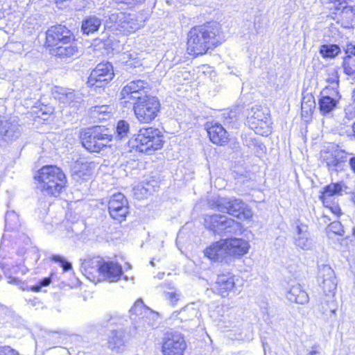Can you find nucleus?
Segmentation results:
<instances>
[{"label":"nucleus","mask_w":355,"mask_h":355,"mask_svg":"<svg viewBox=\"0 0 355 355\" xmlns=\"http://www.w3.org/2000/svg\"><path fill=\"white\" fill-rule=\"evenodd\" d=\"M225 40L219 24L210 22L191 29L188 34L187 51L193 55H203Z\"/></svg>","instance_id":"1"},{"label":"nucleus","mask_w":355,"mask_h":355,"mask_svg":"<svg viewBox=\"0 0 355 355\" xmlns=\"http://www.w3.org/2000/svg\"><path fill=\"white\" fill-rule=\"evenodd\" d=\"M248 243L241 239H227L216 242L205 250V255L210 260L223 262L225 256L236 257L247 253Z\"/></svg>","instance_id":"2"},{"label":"nucleus","mask_w":355,"mask_h":355,"mask_svg":"<svg viewBox=\"0 0 355 355\" xmlns=\"http://www.w3.org/2000/svg\"><path fill=\"white\" fill-rule=\"evenodd\" d=\"M44 195L57 196L65 187L67 179L62 171L54 165H46L35 175Z\"/></svg>","instance_id":"3"},{"label":"nucleus","mask_w":355,"mask_h":355,"mask_svg":"<svg viewBox=\"0 0 355 355\" xmlns=\"http://www.w3.org/2000/svg\"><path fill=\"white\" fill-rule=\"evenodd\" d=\"M128 146L137 151L150 154L163 146L164 140L161 131L155 128H141L138 134L130 139Z\"/></svg>","instance_id":"4"},{"label":"nucleus","mask_w":355,"mask_h":355,"mask_svg":"<svg viewBox=\"0 0 355 355\" xmlns=\"http://www.w3.org/2000/svg\"><path fill=\"white\" fill-rule=\"evenodd\" d=\"M208 204L212 209L227 213L239 219H249L253 215L248 206L242 200L235 197H213L208 200Z\"/></svg>","instance_id":"5"},{"label":"nucleus","mask_w":355,"mask_h":355,"mask_svg":"<svg viewBox=\"0 0 355 355\" xmlns=\"http://www.w3.org/2000/svg\"><path fill=\"white\" fill-rule=\"evenodd\" d=\"M112 139L108 130L101 126L88 128L80 133L83 146L93 153H99L105 147L110 146Z\"/></svg>","instance_id":"6"},{"label":"nucleus","mask_w":355,"mask_h":355,"mask_svg":"<svg viewBox=\"0 0 355 355\" xmlns=\"http://www.w3.org/2000/svg\"><path fill=\"white\" fill-rule=\"evenodd\" d=\"M146 17L144 13L116 12L109 15L107 23L110 27L120 32L128 34L135 32L144 25Z\"/></svg>","instance_id":"7"},{"label":"nucleus","mask_w":355,"mask_h":355,"mask_svg":"<svg viewBox=\"0 0 355 355\" xmlns=\"http://www.w3.org/2000/svg\"><path fill=\"white\" fill-rule=\"evenodd\" d=\"M161 104L159 99L150 95H144L134 103L133 110L136 118L140 123H150L159 112Z\"/></svg>","instance_id":"8"},{"label":"nucleus","mask_w":355,"mask_h":355,"mask_svg":"<svg viewBox=\"0 0 355 355\" xmlns=\"http://www.w3.org/2000/svg\"><path fill=\"white\" fill-rule=\"evenodd\" d=\"M204 225L206 228L218 234H237L241 230L240 223L220 214L206 215L204 218Z\"/></svg>","instance_id":"9"},{"label":"nucleus","mask_w":355,"mask_h":355,"mask_svg":"<svg viewBox=\"0 0 355 355\" xmlns=\"http://www.w3.org/2000/svg\"><path fill=\"white\" fill-rule=\"evenodd\" d=\"M160 349L162 355H185L187 350L185 336L176 331H167L162 338Z\"/></svg>","instance_id":"10"},{"label":"nucleus","mask_w":355,"mask_h":355,"mask_svg":"<svg viewBox=\"0 0 355 355\" xmlns=\"http://www.w3.org/2000/svg\"><path fill=\"white\" fill-rule=\"evenodd\" d=\"M114 76V69L110 62H101L92 71L88 77L89 87H102L110 82Z\"/></svg>","instance_id":"11"},{"label":"nucleus","mask_w":355,"mask_h":355,"mask_svg":"<svg viewBox=\"0 0 355 355\" xmlns=\"http://www.w3.org/2000/svg\"><path fill=\"white\" fill-rule=\"evenodd\" d=\"M322 162L326 164L329 171H340L345 169L348 161L347 153L341 149L324 150L321 153Z\"/></svg>","instance_id":"12"},{"label":"nucleus","mask_w":355,"mask_h":355,"mask_svg":"<svg viewBox=\"0 0 355 355\" xmlns=\"http://www.w3.org/2000/svg\"><path fill=\"white\" fill-rule=\"evenodd\" d=\"M73 40V33L64 25L53 26L46 33V43L49 46L55 47L60 44H67Z\"/></svg>","instance_id":"13"},{"label":"nucleus","mask_w":355,"mask_h":355,"mask_svg":"<svg viewBox=\"0 0 355 355\" xmlns=\"http://www.w3.org/2000/svg\"><path fill=\"white\" fill-rule=\"evenodd\" d=\"M149 85L143 80L137 79L128 83L122 89L121 96L122 98L128 100H134L138 101L144 95H147ZM126 102V100L125 101Z\"/></svg>","instance_id":"14"},{"label":"nucleus","mask_w":355,"mask_h":355,"mask_svg":"<svg viewBox=\"0 0 355 355\" xmlns=\"http://www.w3.org/2000/svg\"><path fill=\"white\" fill-rule=\"evenodd\" d=\"M128 200L123 194H114L108 202V210L110 216L119 222L125 220L129 213Z\"/></svg>","instance_id":"15"},{"label":"nucleus","mask_w":355,"mask_h":355,"mask_svg":"<svg viewBox=\"0 0 355 355\" xmlns=\"http://www.w3.org/2000/svg\"><path fill=\"white\" fill-rule=\"evenodd\" d=\"M53 95L60 103L74 110L79 109L83 105V100L81 94L71 89L55 87L53 89Z\"/></svg>","instance_id":"16"},{"label":"nucleus","mask_w":355,"mask_h":355,"mask_svg":"<svg viewBox=\"0 0 355 355\" xmlns=\"http://www.w3.org/2000/svg\"><path fill=\"white\" fill-rule=\"evenodd\" d=\"M340 98L341 96L338 91L334 90V92H329V87H325L318 100L321 114L326 116L331 113L337 107Z\"/></svg>","instance_id":"17"},{"label":"nucleus","mask_w":355,"mask_h":355,"mask_svg":"<svg viewBox=\"0 0 355 355\" xmlns=\"http://www.w3.org/2000/svg\"><path fill=\"white\" fill-rule=\"evenodd\" d=\"M236 288L235 276L231 272L221 273L218 275L215 282L214 293L222 297H228Z\"/></svg>","instance_id":"18"},{"label":"nucleus","mask_w":355,"mask_h":355,"mask_svg":"<svg viewBox=\"0 0 355 355\" xmlns=\"http://www.w3.org/2000/svg\"><path fill=\"white\" fill-rule=\"evenodd\" d=\"M20 135V126L17 121L6 116H0V142L16 139Z\"/></svg>","instance_id":"19"},{"label":"nucleus","mask_w":355,"mask_h":355,"mask_svg":"<svg viewBox=\"0 0 355 355\" xmlns=\"http://www.w3.org/2000/svg\"><path fill=\"white\" fill-rule=\"evenodd\" d=\"M206 128L212 143L223 146L229 141L228 132L220 123H207Z\"/></svg>","instance_id":"20"},{"label":"nucleus","mask_w":355,"mask_h":355,"mask_svg":"<svg viewBox=\"0 0 355 355\" xmlns=\"http://www.w3.org/2000/svg\"><path fill=\"white\" fill-rule=\"evenodd\" d=\"M297 235L295 238V244L302 250H310L312 247V240L308 232L307 225L296 222Z\"/></svg>","instance_id":"21"},{"label":"nucleus","mask_w":355,"mask_h":355,"mask_svg":"<svg viewBox=\"0 0 355 355\" xmlns=\"http://www.w3.org/2000/svg\"><path fill=\"white\" fill-rule=\"evenodd\" d=\"M343 184L342 182L331 183L324 187L320 196L323 205H330L334 201L336 196L342 195Z\"/></svg>","instance_id":"22"},{"label":"nucleus","mask_w":355,"mask_h":355,"mask_svg":"<svg viewBox=\"0 0 355 355\" xmlns=\"http://www.w3.org/2000/svg\"><path fill=\"white\" fill-rule=\"evenodd\" d=\"M337 10L338 11L336 13L338 22L344 28H351L355 21V8L352 6L343 4L340 6V9Z\"/></svg>","instance_id":"23"},{"label":"nucleus","mask_w":355,"mask_h":355,"mask_svg":"<svg viewBox=\"0 0 355 355\" xmlns=\"http://www.w3.org/2000/svg\"><path fill=\"white\" fill-rule=\"evenodd\" d=\"M80 261L82 266H122L116 261H105L103 257L95 254H87Z\"/></svg>","instance_id":"24"},{"label":"nucleus","mask_w":355,"mask_h":355,"mask_svg":"<svg viewBox=\"0 0 355 355\" xmlns=\"http://www.w3.org/2000/svg\"><path fill=\"white\" fill-rule=\"evenodd\" d=\"M345 54L343 63L344 72L347 75H352L355 73V44H347Z\"/></svg>","instance_id":"25"},{"label":"nucleus","mask_w":355,"mask_h":355,"mask_svg":"<svg viewBox=\"0 0 355 355\" xmlns=\"http://www.w3.org/2000/svg\"><path fill=\"white\" fill-rule=\"evenodd\" d=\"M102 25V19L96 15H89L82 21L81 31L83 34L89 35L97 32Z\"/></svg>","instance_id":"26"},{"label":"nucleus","mask_w":355,"mask_h":355,"mask_svg":"<svg viewBox=\"0 0 355 355\" xmlns=\"http://www.w3.org/2000/svg\"><path fill=\"white\" fill-rule=\"evenodd\" d=\"M107 344L109 348L116 353H122L125 347V341L116 331L112 332L108 338Z\"/></svg>","instance_id":"27"},{"label":"nucleus","mask_w":355,"mask_h":355,"mask_svg":"<svg viewBox=\"0 0 355 355\" xmlns=\"http://www.w3.org/2000/svg\"><path fill=\"white\" fill-rule=\"evenodd\" d=\"M53 51L55 55L60 58H71L78 55V48L71 42L56 46Z\"/></svg>","instance_id":"28"},{"label":"nucleus","mask_w":355,"mask_h":355,"mask_svg":"<svg viewBox=\"0 0 355 355\" xmlns=\"http://www.w3.org/2000/svg\"><path fill=\"white\" fill-rule=\"evenodd\" d=\"M105 268H83V274L91 282L98 283L105 281Z\"/></svg>","instance_id":"29"},{"label":"nucleus","mask_w":355,"mask_h":355,"mask_svg":"<svg viewBox=\"0 0 355 355\" xmlns=\"http://www.w3.org/2000/svg\"><path fill=\"white\" fill-rule=\"evenodd\" d=\"M130 123L125 120H120L117 122L116 126V132L114 139L120 141H125V144L129 140L130 135Z\"/></svg>","instance_id":"30"},{"label":"nucleus","mask_w":355,"mask_h":355,"mask_svg":"<svg viewBox=\"0 0 355 355\" xmlns=\"http://www.w3.org/2000/svg\"><path fill=\"white\" fill-rule=\"evenodd\" d=\"M270 115L263 110L261 106L252 107L248 114L247 122L249 126H254V122L267 119Z\"/></svg>","instance_id":"31"},{"label":"nucleus","mask_w":355,"mask_h":355,"mask_svg":"<svg viewBox=\"0 0 355 355\" xmlns=\"http://www.w3.org/2000/svg\"><path fill=\"white\" fill-rule=\"evenodd\" d=\"M271 120L270 117H268L267 119L254 122V126H249L253 130L256 134L261 136H268L271 132Z\"/></svg>","instance_id":"32"},{"label":"nucleus","mask_w":355,"mask_h":355,"mask_svg":"<svg viewBox=\"0 0 355 355\" xmlns=\"http://www.w3.org/2000/svg\"><path fill=\"white\" fill-rule=\"evenodd\" d=\"M289 293L291 294L290 300L295 301L296 303L302 304L309 301L307 293L299 285L293 286Z\"/></svg>","instance_id":"33"},{"label":"nucleus","mask_w":355,"mask_h":355,"mask_svg":"<svg viewBox=\"0 0 355 355\" xmlns=\"http://www.w3.org/2000/svg\"><path fill=\"white\" fill-rule=\"evenodd\" d=\"M6 227L8 230H15L19 225L18 215L14 211H7L5 216Z\"/></svg>","instance_id":"34"},{"label":"nucleus","mask_w":355,"mask_h":355,"mask_svg":"<svg viewBox=\"0 0 355 355\" xmlns=\"http://www.w3.org/2000/svg\"><path fill=\"white\" fill-rule=\"evenodd\" d=\"M340 52V48L336 44H324L320 49V53L324 58H334Z\"/></svg>","instance_id":"35"},{"label":"nucleus","mask_w":355,"mask_h":355,"mask_svg":"<svg viewBox=\"0 0 355 355\" xmlns=\"http://www.w3.org/2000/svg\"><path fill=\"white\" fill-rule=\"evenodd\" d=\"M110 107L106 105H95L90 108L89 113L92 118L98 120L104 119L105 118L101 117V115H105L110 112Z\"/></svg>","instance_id":"36"},{"label":"nucleus","mask_w":355,"mask_h":355,"mask_svg":"<svg viewBox=\"0 0 355 355\" xmlns=\"http://www.w3.org/2000/svg\"><path fill=\"white\" fill-rule=\"evenodd\" d=\"M55 276V272H51L47 277H44L42 279L39 281L35 285H33L30 287L29 291L38 293L42 291V287L49 286L51 282L54 277Z\"/></svg>","instance_id":"37"},{"label":"nucleus","mask_w":355,"mask_h":355,"mask_svg":"<svg viewBox=\"0 0 355 355\" xmlns=\"http://www.w3.org/2000/svg\"><path fill=\"white\" fill-rule=\"evenodd\" d=\"M105 279L110 282L118 281L121 275V268H105Z\"/></svg>","instance_id":"38"},{"label":"nucleus","mask_w":355,"mask_h":355,"mask_svg":"<svg viewBox=\"0 0 355 355\" xmlns=\"http://www.w3.org/2000/svg\"><path fill=\"white\" fill-rule=\"evenodd\" d=\"M315 101L313 98H310L308 101L302 102V116L303 117H309L312 114L313 108L315 107Z\"/></svg>","instance_id":"39"},{"label":"nucleus","mask_w":355,"mask_h":355,"mask_svg":"<svg viewBox=\"0 0 355 355\" xmlns=\"http://www.w3.org/2000/svg\"><path fill=\"white\" fill-rule=\"evenodd\" d=\"M322 289L326 294L334 293L336 289V283L334 279H324L322 282Z\"/></svg>","instance_id":"40"},{"label":"nucleus","mask_w":355,"mask_h":355,"mask_svg":"<svg viewBox=\"0 0 355 355\" xmlns=\"http://www.w3.org/2000/svg\"><path fill=\"white\" fill-rule=\"evenodd\" d=\"M328 231L331 232L338 235H343L344 234V230L343 225L338 221H334L331 223L328 227Z\"/></svg>","instance_id":"41"},{"label":"nucleus","mask_w":355,"mask_h":355,"mask_svg":"<svg viewBox=\"0 0 355 355\" xmlns=\"http://www.w3.org/2000/svg\"><path fill=\"white\" fill-rule=\"evenodd\" d=\"M327 82L329 83V85L327 87H329V92H334V90L338 91L339 79L337 73H334L331 76L328 78Z\"/></svg>","instance_id":"42"},{"label":"nucleus","mask_w":355,"mask_h":355,"mask_svg":"<svg viewBox=\"0 0 355 355\" xmlns=\"http://www.w3.org/2000/svg\"><path fill=\"white\" fill-rule=\"evenodd\" d=\"M49 260L53 261L55 263L60 264V266H72V263L70 261L60 255H52L49 257Z\"/></svg>","instance_id":"43"},{"label":"nucleus","mask_w":355,"mask_h":355,"mask_svg":"<svg viewBox=\"0 0 355 355\" xmlns=\"http://www.w3.org/2000/svg\"><path fill=\"white\" fill-rule=\"evenodd\" d=\"M352 98L353 100V103L348 105L345 109L346 116L348 118H352V117L355 116V89L352 92Z\"/></svg>","instance_id":"44"},{"label":"nucleus","mask_w":355,"mask_h":355,"mask_svg":"<svg viewBox=\"0 0 355 355\" xmlns=\"http://www.w3.org/2000/svg\"><path fill=\"white\" fill-rule=\"evenodd\" d=\"M326 209L328 211H330L332 214H334L336 216H338L340 214V208L338 205L336 204L334 201H331L330 205H324Z\"/></svg>","instance_id":"45"},{"label":"nucleus","mask_w":355,"mask_h":355,"mask_svg":"<svg viewBox=\"0 0 355 355\" xmlns=\"http://www.w3.org/2000/svg\"><path fill=\"white\" fill-rule=\"evenodd\" d=\"M22 261H24V259H21L20 260L17 259L14 263L11 261H9L6 257H3L2 260L0 261V266H19L21 264Z\"/></svg>","instance_id":"46"},{"label":"nucleus","mask_w":355,"mask_h":355,"mask_svg":"<svg viewBox=\"0 0 355 355\" xmlns=\"http://www.w3.org/2000/svg\"><path fill=\"white\" fill-rule=\"evenodd\" d=\"M0 355H19V353L9 346L0 347Z\"/></svg>","instance_id":"47"},{"label":"nucleus","mask_w":355,"mask_h":355,"mask_svg":"<svg viewBox=\"0 0 355 355\" xmlns=\"http://www.w3.org/2000/svg\"><path fill=\"white\" fill-rule=\"evenodd\" d=\"M144 307V302L141 299L139 298L137 299L132 307L130 308V312L133 314H137V311L139 309H142Z\"/></svg>","instance_id":"48"},{"label":"nucleus","mask_w":355,"mask_h":355,"mask_svg":"<svg viewBox=\"0 0 355 355\" xmlns=\"http://www.w3.org/2000/svg\"><path fill=\"white\" fill-rule=\"evenodd\" d=\"M168 299L170 301L172 305H175L177 304L179 300V295L175 292H171L167 294Z\"/></svg>","instance_id":"49"},{"label":"nucleus","mask_w":355,"mask_h":355,"mask_svg":"<svg viewBox=\"0 0 355 355\" xmlns=\"http://www.w3.org/2000/svg\"><path fill=\"white\" fill-rule=\"evenodd\" d=\"M119 2L128 5L135 6L144 2L145 0H118Z\"/></svg>","instance_id":"50"},{"label":"nucleus","mask_w":355,"mask_h":355,"mask_svg":"<svg viewBox=\"0 0 355 355\" xmlns=\"http://www.w3.org/2000/svg\"><path fill=\"white\" fill-rule=\"evenodd\" d=\"M7 277L9 279L8 280L9 283L19 284V283L21 282V280L18 277H12L11 276H8Z\"/></svg>","instance_id":"51"},{"label":"nucleus","mask_w":355,"mask_h":355,"mask_svg":"<svg viewBox=\"0 0 355 355\" xmlns=\"http://www.w3.org/2000/svg\"><path fill=\"white\" fill-rule=\"evenodd\" d=\"M349 164L350 165L352 170L355 173V156L349 159Z\"/></svg>","instance_id":"52"},{"label":"nucleus","mask_w":355,"mask_h":355,"mask_svg":"<svg viewBox=\"0 0 355 355\" xmlns=\"http://www.w3.org/2000/svg\"><path fill=\"white\" fill-rule=\"evenodd\" d=\"M26 254H27V255H28V256L29 254H34L35 259H38L37 253V252H36V250H35V249H32V250H31L28 251V252H26Z\"/></svg>","instance_id":"53"},{"label":"nucleus","mask_w":355,"mask_h":355,"mask_svg":"<svg viewBox=\"0 0 355 355\" xmlns=\"http://www.w3.org/2000/svg\"><path fill=\"white\" fill-rule=\"evenodd\" d=\"M309 355H320V354L316 350H312L310 352Z\"/></svg>","instance_id":"54"},{"label":"nucleus","mask_w":355,"mask_h":355,"mask_svg":"<svg viewBox=\"0 0 355 355\" xmlns=\"http://www.w3.org/2000/svg\"><path fill=\"white\" fill-rule=\"evenodd\" d=\"M352 131H353L354 135L355 136V122L352 125Z\"/></svg>","instance_id":"55"},{"label":"nucleus","mask_w":355,"mask_h":355,"mask_svg":"<svg viewBox=\"0 0 355 355\" xmlns=\"http://www.w3.org/2000/svg\"><path fill=\"white\" fill-rule=\"evenodd\" d=\"M353 201L355 203V191L353 193Z\"/></svg>","instance_id":"56"},{"label":"nucleus","mask_w":355,"mask_h":355,"mask_svg":"<svg viewBox=\"0 0 355 355\" xmlns=\"http://www.w3.org/2000/svg\"><path fill=\"white\" fill-rule=\"evenodd\" d=\"M353 236L355 239V227L353 228Z\"/></svg>","instance_id":"57"},{"label":"nucleus","mask_w":355,"mask_h":355,"mask_svg":"<svg viewBox=\"0 0 355 355\" xmlns=\"http://www.w3.org/2000/svg\"><path fill=\"white\" fill-rule=\"evenodd\" d=\"M71 268H63V270L64 272L68 270L69 269H70Z\"/></svg>","instance_id":"58"},{"label":"nucleus","mask_w":355,"mask_h":355,"mask_svg":"<svg viewBox=\"0 0 355 355\" xmlns=\"http://www.w3.org/2000/svg\"><path fill=\"white\" fill-rule=\"evenodd\" d=\"M3 250H0V257L3 255Z\"/></svg>","instance_id":"59"},{"label":"nucleus","mask_w":355,"mask_h":355,"mask_svg":"<svg viewBox=\"0 0 355 355\" xmlns=\"http://www.w3.org/2000/svg\"><path fill=\"white\" fill-rule=\"evenodd\" d=\"M150 263H151L152 265H154V264H155V263H154V262H153V260H151V261H150Z\"/></svg>","instance_id":"60"},{"label":"nucleus","mask_w":355,"mask_h":355,"mask_svg":"<svg viewBox=\"0 0 355 355\" xmlns=\"http://www.w3.org/2000/svg\"><path fill=\"white\" fill-rule=\"evenodd\" d=\"M14 258L13 257H9L8 259H13Z\"/></svg>","instance_id":"61"}]
</instances>
